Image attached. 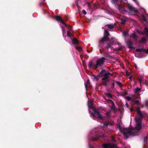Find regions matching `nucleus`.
<instances>
[{
    "instance_id": "nucleus-1",
    "label": "nucleus",
    "mask_w": 148,
    "mask_h": 148,
    "mask_svg": "<svg viewBox=\"0 0 148 148\" xmlns=\"http://www.w3.org/2000/svg\"><path fill=\"white\" fill-rule=\"evenodd\" d=\"M110 35L108 31L105 29L103 36L99 40V47H101L105 52H108L109 48L111 49V45L118 44V42L116 43V40H113L110 41L109 36Z\"/></svg>"
},
{
    "instance_id": "nucleus-2",
    "label": "nucleus",
    "mask_w": 148,
    "mask_h": 148,
    "mask_svg": "<svg viewBox=\"0 0 148 148\" xmlns=\"http://www.w3.org/2000/svg\"><path fill=\"white\" fill-rule=\"evenodd\" d=\"M136 125L135 128L131 127H129V129H126L125 132H127V134H125L128 135L129 134V136H134L138 135V133L142 127V121H136Z\"/></svg>"
},
{
    "instance_id": "nucleus-3",
    "label": "nucleus",
    "mask_w": 148,
    "mask_h": 148,
    "mask_svg": "<svg viewBox=\"0 0 148 148\" xmlns=\"http://www.w3.org/2000/svg\"><path fill=\"white\" fill-rule=\"evenodd\" d=\"M106 71L105 70H103L101 71L100 74L101 76H103L102 79L103 81L102 84L106 86H107V83L109 82L108 79L109 78V75L112 76V75L109 72L106 73Z\"/></svg>"
},
{
    "instance_id": "nucleus-4",
    "label": "nucleus",
    "mask_w": 148,
    "mask_h": 148,
    "mask_svg": "<svg viewBox=\"0 0 148 148\" xmlns=\"http://www.w3.org/2000/svg\"><path fill=\"white\" fill-rule=\"evenodd\" d=\"M106 58L103 57H102L97 60L96 61V64L94 66V69H96L98 67H101L104 64Z\"/></svg>"
},
{
    "instance_id": "nucleus-5",
    "label": "nucleus",
    "mask_w": 148,
    "mask_h": 148,
    "mask_svg": "<svg viewBox=\"0 0 148 148\" xmlns=\"http://www.w3.org/2000/svg\"><path fill=\"white\" fill-rule=\"evenodd\" d=\"M137 114V116L135 119L136 121H141L144 117L145 112H142L140 110H138L136 111Z\"/></svg>"
},
{
    "instance_id": "nucleus-6",
    "label": "nucleus",
    "mask_w": 148,
    "mask_h": 148,
    "mask_svg": "<svg viewBox=\"0 0 148 148\" xmlns=\"http://www.w3.org/2000/svg\"><path fill=\"white\" fill-rule=\"evenodd\" d=\"M116 127L117 129H119L120 131H121L122 133H123V135L124 136V138H126V139H127L129 136V134H125V130L126 129H129V128H122L121 127L120 125V124H117L116 125ZM127 132H126V134H127Z\"/></svg>"
},
{
    "instance_id": "nucleus-7",
    "label": "nucleus",
    "mask_w": 148,
    "mask_h": 148,
    "mask_svg": "<svg viewBox=\"0 0 148 148\" xmlns=\"http://www.w3.org/2000/svg\"><path fill=\"white\" fill-rule=\"evenodd\" d=\"M102 146L103 148H120L117 147L116 144L111 143H104Z\"/></svg>"
},
{
    "instance_id": "nucleus-8",
    "label": "nucleus",
    "mask_w": 148,
    "mask_h": 148,
    "mask_svg": "<svg viewBox=\"0 0 148 148\" xmlns=\"http://www.w3.org/2000/svg\"><path fill=\"white\" fill-rule=\"evenodd\" d=\"M93 111L94 113H92V114L94 117L98 118L100 119L102 118V116L96 109H93Z\"/></svg>"
},
{
    "instance_id": "nucleus-9",
    "label": "nucleus",
    "mask_w": 148,
    "mask_h": 148,
    "mask_svg": "<svg viewBox=\"0 0 148 148\" xmlns=\"http://www.w3.org/2000/svg\"><path fill=\"white\" fill-rule=\"evenodd\" d=\"M127 7L130 11L132 13H137L138 12V10L129 4L127 5Z\"/></svg>"
},
{
    "instance_id": "nucleus-10",
    "label": "nucleus",
    "mask_w": 148,
    "mask_h": 148,
    "mask_svg": "<svg viewBox=\"0 0 148 148\" xmlns=\"http://www.w3.org/2000/svg\"><path fill=\"white\" fill-rule=\"evenodd\" d=\"M135 51L137 52L141 53H147L148 54V49L146 50L143 48L137 49H136Z\"/></svg>"
},
{
    "instance_id": "nucleus-11",
    "label": "nucleus",
    "mask_w": 148,
    "mask_h": 148,
    "mask_svg": "<svg viewBox=\"0 0 148 148\" xmlns=\"http://www.w3.org/2000/svg\"><path fill=\"white\" fill-rule=\"evenodd\" d=\"M125 42L127 45L128 47L130 49H133L134 47L132 46L133 45L132 42L130 40H128L125 41Z\"/></svg>"
},
{
    "instance_id": "nucleus-12",
    "label": "nucleus",
    "mask_w": 148,
    "mask_h": 148,
    "mask_svg": "<svg viewBox=\"0 0 148 148\" xmlns=\"http://www.w3.org/2000/svg\"><path fill=\"white\" fill-rule=\"evenodd\" d=\"M85 88L86 90H87V88H90L91 87V85H90V82L89 79L87 80L86 82L85 83Z\"/></svg>"
},
{
    "instance_id": "nucleus-13",
    "label": "nucleus",
    "mask_w": 148,
    "mask_h": 148,
    "mask_svg": "<svg viewBox=\"0 0 148 148\" xmlns=\"http://www.w3.org/2000/svg\"><path fill=\"white\" fill-rule=\"evenodd\" d=\"M141 91V89L138 88H136L134 89V93L135 94H136L138 96H140V93Z\"/></svg>"
},
{
    "instance_id": "nucleus-14",
    "label": "nucleus",
    "mask_w": 148,
    "mask_h": 148,
    "mask_svg": "<svg viewBox=\"0 0 148 148\" xmlns=\"http://www.w3.org/2000/svg\"><path fill=\"white\" fill-rule=\"evenodd\" d=\"M130 37L133 38L135 40H136L138 38V37L135 33H133L131 34L130 36Z\"/></svg>"
},
{
    "instance_id": "nucleus-15",
    "label": "nucleus",
    "mask_w": 148,
    "mask_h": 148,
    "mask_svg": "<svg viewBox=\"0 0 148 148\" xmlns=\"http://www.w3.org/2000/svg\"><path fill=\"white\" fill-rule=\"evenodd\" d=\"M147 40V39L145 37H143L142 38L141 40L139 41V43H145L146 42Z\"/></svg>"
},
{
    "instance_id": "nucleus-16",
    "label": "nucleus",
    "mask_w": 148,
    "mask_h": 148,
    "mask_svg": "<svg viewBox=\"0 0 148 148\" xmlns=\"http://www.w3.org/2000/svg\"><path fill=\"white\" fill-rule=\"evenodd\" d=\"M95 64H93L92 62H90L89 63L88 66L89 69H91L92 68L94 69V66Z\"/></svg>"
},
{
    "instance_id": "nucleus-17",
    "label": "nucleus",
    "mask_w": 148,
    "mask_h": 148,
    "mask_svg": "<svg viewBox=\"0 0 148 148\" xmlns=\"http://www.w3.org/2000/svg\"><path fill=\"white\" fill-rule=\"evenodd\" d=\"M73 43L74 44H76L78 45L79 43V41L77 39L75 38H73V39L72 40Z\"/></svg>"
},
{
    "instance_id": "nucleus-18",
    "label": "nucleus",
    "mask_w": 148,
    "mask_h": 148,
    "mask_svg": "<svg viewBox=\"0 0 148 148\" xmlns=\"http://www.w3.org/2000/svg\"><path fill=\"white\" fill-rule=\"evenodd\" d=\"M144 33V34L148 37V28L147 27H145Z\"/></svg>"
},
{
    "instance_id": "nucleus-19",
    "label": "nucleus",
    "mask_w": 148,
    "mask_h": 148,
    "mask_svg": "<svg viewBox=\"0 0 148 148\" xmlns=\"http://www.w3.org/2000/svg\"><path fill=\"white\" fill-rule=\"evenodd\" d=\"M111 107V109L114 111L115 112L116 111V109L115 108V106L114 103H112Z\"/></svg>"
},
{
    "instance_id": "nucleus-20",
    "label": "nucleus",
    "mask_w": 148,
    "mask_h": 148,
    "mask_svg": "<svg viewBox=\"0 0 148 148\" xmlns=\"http://www.w3.org/2000/svg\"><path fill=\"white\" fill-rule=\"evenodd\" d=\"M147 15L146 14H143L142 17H143V21L146 22L147 21Z\"/></svg>"
},
{
    "instance_id": "nucleus-21",
    "label": "nucleus",
    "mask_w": 148,
    "mask_h": 148,
    "mask_svg": "<svg viewBox=\"0 0 148 148\" xmlns=\"http://www.w3.org/2000/svg\"><path fill=\"white\" fill-rule=\"evenodd\" d=\"M102 137L101 136H96L95 137H92L91 138L92 139V140L93 141H95L98 138H99L100 137Z\"/></svg>"
},
{
    "instance_id": "nucleus-22",
    "label": "nucleus",
    "mask_w": 148,
    "mask_h": 148,
    "mask_svg": "<svg viewBox=\"0 0 148 148\" xmlns=\"http://www.w3.org/2000/svg\"><path fill=\"white\" fill-rule=\"evenodd\" d=\"M118 9L120 12L125 11V8L119 6Z\"/></svg>"
},
{
    "instance_id": "nucleus-23",
    "label": "nucleus",
    "mask_w": 148,
    "mask_h": 148,
    "mask_svg": "<svg viewBox=\"0 0 148 148\" xmlns=\"http://www.w3.org/2000/svg\"><path fill=\"white\" fill-rule=\"evenodd\" d=\"M105 95L107 97H109V98H112V95L111 94L109 93H105Z\"/></svg>"
},
{
    "instance_id": "nucleus-24",
    "label": "nucleus",
    "mask_w": 148,
    "mask_h": 148,
    "mask_svg": "<svg viewBox=\"0 0 148 148\" xmlns=\"http://www.w3.org/2000/svg\"><path fill=\"white\" fill-rule=\"evenodd\" d=\"M56 20L58 21H60L62 19L60 16H56Z\"/></svg>"
},
{
    "instance_id": "nucleus-25",
    "label": "nucleus",
    "mask_w": 148,
    "mask_h": 148,
    "mask_svg": "<svg viewBox=\"0 0 148 148\" xmlns=\"http://www.w3.org/2000/svg\"><path fill=\"white\" fill-rule=\"evenodd\" d=\"M99 79V77L98 75H94L93 76V79L98 81Z\"/></svg>"
},
{
    "instance_id": "nucleus-26",
    "label": "nucleus",
    "mask_w": 148,
    "mask_h": 148,
    "mask_svg": "<svg viewBox=\"0 0 148 148\" xmlns=\"http://www.w3.org/2000/svg\"><path fill=\"white\" fill-rule=\"evenodd\" d=\"M106 26H107L108 28L110 29H113L114 27L112 25L110 24L107 25Z\"/></svg>"
},
{
    "instance_id": "nucleus-27",
    "label": "nucleus",
    "mask_w": 148,
    "mask_h": 148,
    "mask_svg": "<svg viewBox=\"0 0 148 148\" xmlns=\"http://www.w3.org/2000/svg\"><path fill=\"white\" fill-rule=\"evenodd\" d=\"M110 114H111V111H109L106 114V115L107 118H108L109 117H110Z\"/></svg>"
},
{
    "instance_id": "nucleus-28",
    "label": "nucleus",
    "mask_w": 148,
    "mask_h": 148,
    "mask_svg": "<svg viewBox=\"0 0 148 148\" xmlns=\"http://www.w3.org/2000/svg\"><path fill=\"white\" fill-rule=\"evenodd\" d=\"M62 29L63 31V36H64V35L66 33L65 29H64V28L63 27H62Z\"/></svg>"
},
{
    "instance_id": "nucleus-29",
    "label": "nucleus",
    "mask_w": 148,
    "mask_h": 148,
    "mask_svg": "<svg viewBox=\"0 0 148 148\" xmlns=\"http://www.w3.org/2000/svg\"><path fill=\"white\" fill-rule=\"evenodd\" d=\"M115 82L114 80H113L112 81V86L111 87V88L112 89H113L114 88L115 86Z\"/></svg>"
},
{
    "instance_id": "nucleus-30",
    "label": "nucleus",
    "mask_w": 148,
    "mask_h": 148,
    "mask_svg": "<svg viewBox=\"0 0 148 148\" xmlns=\"http://www.w3.org/2000/svg\"><path fill=\"white\" fill-rule=\"evenodd\" d=\"M60 21L61 22V23L63 24L66 27H68V25H66V24L65 23L64 21L62 19Z\"/></svg>"
},
{
    "instance_id": "nucleus-31",
    "label": "nucleus",
    "mask_w": 148,
    "mask_h": 148,
    "mask_svg": "<svg viewBox=\"0 0 148 148\" xmlns=\"http://www.w3.org/2000/svg\"><path fill=\"white\" fill-rule=\"evenodd\" d=\"M99 47L100 48L99 51H100V53H102V50L104 52V53H106L108 52H105L104 51H105V50H103L102 48H101V47Z\"/></svg>"
},
{
    "instance_id": "nucleus-32",
    "label": "nucleus",
    "mask_w": 148,
    "mask_h": 148,
    "mask_svg": "<svg viewBox=\"0 0 148 148\" xmlns=\"http://www.w3.org/2000/svg\"><path fill=\"white\" fill-rule=\"evenodd\" d=\"M115 82L117 84H118L120 86H121L122 85V83L119 81H115Z\"/></svg>"
},
{
    "instance_id": "nucleus-33",
    "label": "nucleus",
    "mask_w": 148,
    "mask_h": 148,
    "mask_svg": "<svg viewBox=\"0 0 148 148\" xmlns=\"http://www.w3.org/2000/svg\"><path fill=\"white\" fill-rule=\"evenodd\" d=\"M67 35L69 37H73L72 35H71V33L69 32V31H67Z\"/></svg>"
},
{
    "instance_id": "nucleus-34",
    "label": "nucleus",
    "mask_w": 148,
    "mask_h": 148,
    "mask_svg": "<svg viewBox=\"0 0 148 148\" xmlns=\"http://www.w3.org/2000/svg\"><path fill=\"white\" fill-rule=\"evenodd\" d=\"M137 32L138 33L140 34H141L142 35H144V32H143L141 31L138 30H137Z\"/></svg>"
},
{
    "instance_id": "nucleus-35",
    "label": "nucleus",
    "mask_w": 148,
    "mask_h": 148,
    "mask_svg": "<svg viewBox=\"0 0 148 148\" xmlns=\"http://www.w3.org/2000/svg\"><path fill=\"white\" fill-rule=\"evenodd\" d=\"M125 22H126V20H125L122 19L121 20V23L122 24H123V25L125 23Z\"/></svg>"
},
{
    "instance_id": "nucleus-36",
    "label": "nucleus",
    "mask_w": 148,
    "mask_h": 148,
    "mask_svg": "<svg viewBox=\"0 0 148 148\" xmlns=\"http://www.w3.org/2000/svg\"><path fill=\"white\" fill-rule=\"evenodd\" d=\"M128 34V33L126 32V31H124L123 32V34L125 37V38L126 37V35Z\"/></svg>"
},
{
    "instance_id": "nucleus-37",
    "label": "nucleus",
    "mask_w": 148,
    "mask_h": 148,
    "mask_svg": "<svg viewBox=\"0 0 148 148\" xmlns=\"http://www.w3.org/2000/svg\"><path fill=\"white\" fill-rule=\"evenodd\" d=\"M121 93L123 95H125L127 94V92L125 91H122Z\"/></svg>"
},
{
    "instance_id": "nucleus-38",
    "label": "nucleus",
    "mask_w": 148,
    "mask_h": 148,
    "mask_svg": "<svg viewBox=\"0 0 148 148\" xmlns=\"http://www.w3.org/2000/svg\"><path fill=\"white\" fill-rule=\"evenodd\" d=\"M134 103L135 104L138 105L139 104V101L138 100H136L134 101Z\"/></svg>"
},
{
    "instance_id": "nucleus-39",
    "label": "nucleus",
    "mask_w": 148,
    "mask_h": 148,
    "mask_svg": "<svg viewBox=\"0 0 148 148\" xmlns=\"http://www.w3.org/2000/svg\"><path fill=\"white\" fill-rule=\"evenodd\" d=\"M127 100L129 101H131V100H132V98L130 97H128V96L127 97Z\"/></svg>"
},
{
    "instance_id": "nucleus-40",
    "label": "nucleus",
    "mask_w": 148,
    "mask_h": 148,
    "mask_svg": "<svg viewBox=\"0 0 148 148\" xmlns=\"http://www.w3.org/2000/svg\"><path fill=\"white\" fill-rule=\"evenodd\" d=\"M145 105L146 107H148V100H146L145 101Z\"/></svg>"
},
{
    "instance_id": "nucleus-41",
    "label": "nucleus",
    "mask_w": 148,
    "mask_h": 148,
    "mask_svg": "<svg viewBox=\"0 0 148 148\" xmlns=\"http://www.w3.org/2000/svg\"><path fill=\"white\" fill-rule=\"evenodd\" d=\"M122 49V47H119L118 48H117V49H116V50H118V51H120Z\"/></svg>"
},
{
    "instance_id": "nucleus-42",
    "label": "nucleus",
    "mask_w": 148,
    "mask_h": 148,
    "mask_svg": "<svg viewBox=\"0 0 148 148\" xmlns=\"http://www.w3.org/2000/svg\"><path fill=\"white\" fill-rule=\"evenodd\" d=\"M138 79L139 81L140 84L142 82H143V79L142 78H139Z\"/></svg>"
},
{
    "instance_id": "nucleus-43",
    "label": "nucleus",
    "mask_w": 148,
    "mask_h": 148,
    "mask_svg": "<svg viewBox=\"0 0 148 148\" xmlns=\"http://www.w3.org/2000/svg\"><path fill=\"white\" fill-rule=\"evenodd\" d=\"M82 49V48L81 46H79L77 47V49L78 50H81Z\"/></svg>"
},
{
    "instance_id": "nucleus-44",
    "label": "nucleus",
    "mask_w": 148,
    "mask_h": 148,
    "mask_svg": "<svg viewBox=\"0 0 148 148\" xmlns=\"http://www.w3.org/2000/svg\"><path fill=\"white\" fill-rule=\"evenodd\" d=\"M44 5V3H43V2H41L40 3L39 5L40 6H42V5Z\"/></svg>"
},
{
    "instance_id": "nucleus-45",
    "label": "nucleus",
    "mask_w": 148,
    "mask_h": 148,
    "mask_svg": "<svg viewBox=\"0 0 148 148\" xmlns=\"http://www.w3.org/2000/svg\"><path fill=\"white\" fill-rule=\"evenodd\" d=\"M83 13L85 15L86 14V12L84 10H83L82 11Z\"/></svg>"
},
{
    "instance_id": "nucleus-46",
    "label": "nucleus",
    "mask_w": 148,
    "mask_h": 148,
    "mask_svg": "<svg viewBox=\"0 0 148 148\" xmlns=\"http://www.w3.org/2000/svg\"><path fill=\"white\" fill-rule=\"evenodd\" d=\"M107 101H110V102H111L112 104V103H114L112 100L110 99H108Z\"/></svg>"
},
{
    "instance_id": "nucleus-47",
    "label": "nucleus",
    "mask_w": 148,
    "mask_h": 148,
    "mask_svg": "<svg viewBox=\"0 0 148 148\" xmlns=\"http://www.w3.org/2000/svg\"><path fill=\"white\" fill-rule=\"evenodd\" d=\"M112 140L114 142H115L116 140L114 139V138L113 136H112Z\"/></svg>"
},
{
    "instance_id": "nucleus-48",
    "label": "nucleus",
    "mask_w": 148,
    "mask_h": 148,
    "mask_svg": "<svg viewBox=\"0 0 148 148\" xmlns=\"http://www.w3.org/2000/svg\"><path fill=\"white\" fill-rule=\"evenodd\" d=\"M126 75L127 76H128V75H130L129 73L127 71H126Z\"/></svg>"
},
{
    "instance_id": "nucleus-49",
    "label": "nucleus",
    "mask_w": 148,
    "mask_h": 148,
    "mask_svg": "<svg viewBox=\"0 0 148 148\" xmlns=\"http://www.w3.org/2000/svg\"><path fill=\"white\" fill-rule=\"evenodd\" d=\"M141 109V108L140 106H138L137 108V109L136 110V111H137L138 110H140V109Z\"/></svg>"
},
{
    "instance_id": "nucleus-50",
    "label": "nucleus",
    "mask_w": 148,
    "mask_h": 148,
    "mask_svg": "<svg viewBox=\"0 0 148 148\" xmlns=\"http://www.w3.org/2000/svg\"><path fill=\"white\" fill-rule=\"evenodd\" d=\"M104 125L107 126H108V123H106V122L104 123Z\"/></svg>"
},
{
    "instance_id": "nucleus-51",
    "label": "nucleus",
    "mask_w": 148,
    "mask_h": 148,
    "mask_svg": "<svg viewBox=\"0 0 148 148\" xmlns=\"http://www.w3.org/2000/svg\"><path fill=\"white\" fill-rule=\"evenodd\" d=\"M126 105L127 107H128V105L127 104V103H126Z\"/></svg>"
},
{
    "instance_id": "nucleus-52",
    "label": "nucleus",
    "mask_w": 148,
    "mask_h": 148,
    "mask_svg": "<svg viewBox=\"0 0 148 148\" xmlns=\"http://www.w3.org/2000/svg\"><path fill=\"white\" fill-rule=\"evenodd\" d=\"M77 7L79 8L80 7L78 5H77Z\"/></svg>"
},
{
    "instance_id": "nucleus-53",
    "label": "nucleus",
    "mask_w": 148,
    "mask_h": 148,
    "mask_svg": "<svg viewBox=\"0 0 148 148\" xmlns=\"http://www.w3.org/2000/svg\"><path fill=\"white\" fill-rule=\"evenodd\" d=\"M132 78V77H129V79H131Z\"/></svg>"
},
{
    "instance_id": "nucleus-54",
    "label": "nucleus",
    "mask_w": 148,
    "mask_h": 148,
    "mask_svg": "<svg viewBox=\"0 0 148 148\" xmlns=\"http://www.w3.org/2000/svg\"><path fill=\"white\" fill-rule=\"evenodd\" d=\"M133 1L135 2L136 1V0H133Z\"/></svg>"
},
{
    "instance_id": "nucleus-55",
    "label": "nucleus",
    "mask_w": 148,
    "mask_h": 148,
    "mask_svg": "<svg viewBox=\"0 0 148 148\" xmlns=\"http://www.w3.org/2000/svg\"><path fill=\"white\" fill-rule=\"evenodd\" d=\"M135 68H136V69H137V67H136V66H135Z\"/></svg>"
},
{
    "instance_id": "nucleus-56",
    "label": "nucleus",
    "mask_w": 148,
    "mask_h": 148,
    "mask_svg": "<svg viewBox=\"0 0 148 148\" xmlns=\"http://www.w3.org/2000/svg\"><path fill=\"white\" fill-rule=\"evenodd\" d=\"M91 108H92V106H91V107H90Z\"/></svg>"
},
{
    "instance_id": "nucleus-57",
    "label": "nucleus",
    "mask_w": 148,
    "mask_h": 148,
    "mask_svg": "<svg viewBox=\"0 0 148 148\" xmlns=\"http://www.w3.org/2000/svg\"><path fill=\"white\" fill-rule=\"evenodd\" d=\"M44 1H45V0H44Z\"/></svg>"
}]
</instances>
